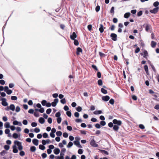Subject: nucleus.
<instances>
[{"label": "nucleus", "instance_id": "nucleus-59", "mask_svg": "<svg viewBox=\"0 0 159 159\" xmlns=\"http://www.w3.org/2000/svg\"><path fill=\"white\" fill-rule=\"evenodd\" d=\"M74 116L76 117H79V113L78 112H76L74 113Z\"/></svg>", "mask_w": 159, "mask_h": 159}, {"label": "nucleus", "instance_id": "nucleus-11", "mask_svg": "<svg viewBox=\"0 0 159 159\" xmlns=\"http://www.w3.org/2000/svg\"><path fill=\"white\" fill-rule=\"evenodd\" d=\"M76 34L75 32H73L72 34L70 36V38L72 40H75V39L76 38Z\"/></svg>", "mask_w": 159, "mask_h": 159}, {"label": "nucleus", "instance_id": "nucleus-13", "mask_svg": "<svg viewBox=\"0 0 159 159\" xmlns=\"http://www.w3.org/2000/svg\"><path fill=\"white\" fill-rule=\"evenodd\" d=\"M53 152L54 154L57 155L60 153V150L58 148H56L54 150Z\"/></svg>", "mask_w": 159, "mask_h": 159}, {"label": "nucleus", "instance_id": "nucleus-22", "mask_svg": "<svg viewBox=\"0 0 159 159\" xmlns=\"http://www.w3.org/2000/svg\"><path fill=\"white\" fill-rule=\"evenodd\" d=\"M144 69L146 72V74L148 75L149 73L148 71V67L147 65H145L144 66Z\"/></svg>", "mask_w": 159, "mask_h": 159}, {"label": "nucleus", "instance_id": "nucleus-55", "mask_svg": "<svg viewBox=\"0 0 159 159\" xmlns=\"http://www.w3.org/2000/svg\"><path fill=\"white\" fill-rule=\"evenodd\" d=\"M34 132L36 133H39L40 131V129L38 128H36L34 129Z\"/></svg>", "mask_w": 159, "mask_h": 159}, {"label": "nucleus", "instance_id": "nucleus-58", "mask_svg": "<svg viewBox=\"0 0 159 159\" xmlns=\"http://www.w3.org/2000/svg\"><path fill=\"white\" fill-rule=\"evenodd\" d=\"M44 111V110L43 107H41L39 110V111L41 113H43Z\"/></svg>", "mask_w": 159, "mask_h": 159}, {"label": "nucleus", "instance_id": "nucleus-37", "mask_svg": "<svg viewBox=\"0 0 159 159\" xmlns=\"http://www.w3.org/2000/svg\"><path fill=\"white\" fill-rule=\"evenodd\" d=\"M98 84L99 85H102V81L101 80H99L98 81Z\"/></svg>", "mask_w": 159, "mask_h": 159}, {"label": "nucleus", "instance_id": "nucleus-5", "mask_svg": "<svg viewBox=\"0 0 159 159\" xmlns=\"http://www.w3.org/2000/svg\"><path fill=\"white\" fill-rule=\"evenodd\" d=\"M2 101V104L4 106H7L8 105V104L6 102V99L5 98H2L1 99Z\"/></svg>", "mask_w": 159, "mask_h": 159}, {"label": "nucleus", "instance_id": "nucleus-28", "mask_svg": "<svg viewBox=\"0 0 159 159\" xmlns=\"http://www.w3.org/2000/svg\"><path fill=\"white\" fill-rule=\"evenodd\" d=\"M39 148L40 149L44 150L45 149V147L43 145L40 144L39 146Z\"/></svg>", "mask_w": 159, "mask_h": 159}, {"label": "nucleus", "instance_id": "nucleus-19", "mask_svg": "<svg viewBox=\"0 0 159 159\" xmlns=\"http://www.w3.org/2000/svg\"><path fill=\"white\" fill-rule=\"evenodd\" d=\"M36 150V147L34 146H32L30 147V150L32 152H34Z\"/></svg>", "mask_w": 159, "mask_h": 159}, {"label": "nucleus", "instance_id": "nucleus-17", "mask_svg": "<svg viewBox=\"0 0 159 159\" xmlns=\"http://www.w3.org/2000/svg\"><path fill=\"white\" fill-rule=\"evenodd\" d=\"M119 128V127L118 126L116 125H114L113 126V129L116 132H117L118 131Z\"/></svg>", "mask_w": 159, "mask_h": 159}, {"label": "nucleus", "instance_id": "nucleus-3", "mask_svg": "<svg viewBox=\"0 0 159 159\" xmlns=\"http://www.w3.org/2000/svg\"><path fill=\"white\" fill-rule=\"evenodd\" d=\"M90 145L94 147H97L98 146V144L96 143V142L93 139L90 142Z\"/></svg>", "mask_w": 159, "mask_h": 159}, {"label": "nucleus", "instance_id": "nucleus-21", "mask_svg": "<svg viewBox=\"0 0 159 159\" xmlns=\"http://www.w3.org/2000/svg\"><path fill=\"white\" fill-rule=\"evenodd\" d=\"M10 109L13 111L15 110V106L13 104H11L10 106Z\"/></svg>", "mask_w": 159, "mask_h": 159}, {"label": "nucleus", "instance_id": "nucleus-64", "mask_svg": "<svg viewBox=\"0 0 159 159\" xmlns=\"http://www.w3.org/2000/svg\"><path fill=\"white\" fill-rule=\"evenodd\" d=\"M5 81L3 80H0V84L2 85H4L5 84Z\"/></svg>", "mask_w": 159, "mask_h": 159}, {"label": "nucleus", "instance_id": "nucleus-50", "mask_svg": "<svg viewBox=\"0 0 159 159\" xmlns=\"http://www.w3.org/2000/svg\"><path fill=\"white\" fill-rule=\"evenodd\" d=\"M100 125L102 126H104L106 124V123L105 121H102L100 122Z\"/></svg>", "mask_w": 159, "mask_h": 159}, {"label": "nucleus", "instance_id": "nucleus-34", "mask_svg": "<svg viewBox=\"0 0 159 159\" xmlns=\"http://www.w3.org/2000/svg\"><path fill=\"white\" fill-rule=\"evenodd\" d=\"M74 40V44L76 46H78L79 45L78 41L76 40L75 39Z\"/></svg>", "mask_w": 159, "mask_h": 159}, {"label": "nucleus", "instance_id": "nucleus-29", "mask_svg": "<svg viewBox=\"0 0 159 159\" xmlns=\"http://www.w3.org/2000/svg\"><path fill=\"white\" fill-rule=\"evenodd\" d=\"M73 145V143L71 142H70L69 143L68 145L67 146V147L68 148H70Z\"/></svg>", "mask_w": 159, "mask_h": 159}, {"label": "nucleus", "instance_id": "nucleus-36", "mask_svg": "<svg viewBox=\"0 0 159 159\" xmlns=\"http://www.w3.org/2000/svg\"><path fill=\"white\" fill-rule=\"evenodd\" d=\"M75 121L77 123H81L82 122V120L81 119H76Z\"/></svg>", "mask_w": 159, "mask_h": 159}, {"label": "nucleus", "instance_id": "nucleus-49", "mask_svg": "<svg viewBox=\"0 0 159 159\" xmlns=\"http://www.w3.org/2000/svg\"><path fill=\"white\" fill-rule=\"evenodd\" d=\"M159 2L157 1H156L153 3V6L155 7H157L159 5Z\"/></svg>", "mask_w": 159, "mask_h": 159}, {"label": "nucleus", "instance_id": "nucleus-20", "mask_svg": "<svg viewBox=\"0 0 159 159\" xmlns=\"http://www.w3.org/2000/svg\"><path fill=\"white\" fill-rule=\"evenodd\" d=\"M157 43L154 41H152L151 42V46L152 48H154L156 45Z\"/></svg>", "mask_w": 159, "mask_h": 159}, {"label": "nucleus", "instance_id": "nucleus-39", "mask_svg": "<svg viewBox=\"0 0 159 159\" xmlns=\"http://www.w3.org/2000/svg\"><path fill=\"white\" fill-rule=\"evenodd\" d=\"M7 93L8 95H10L12 93V91L11 89H8V90H7V91L6 92Z\"/></svg>", "mask_w": 159, "mask_h": 159}, {"label": "nucleus", "instance_id": "nucleus-25", "mask_svg": "<svg viewBox=\"0 0 159 159\" xmlns=\"http://www.w3.org/2000/svg\"><path fill=\"white\" fill-rule=\"evenodd\" d=\"M4 126L6 128H9L10 127V123L8 122H7L4 124Z\"/></svg>", "mask_w": 159, "mask_h": 159}, {"label": "nucleus", "instance_id": "nucleus-40", "mask_svg": "<svg viewBox=\"0 0 159 159\" xmlns=\"http://www.w3.org/2000/svg\"><path fill=\"white\" fill-rule=\"evenodd\" d=\"M52 111V109L51 108H48L46 110V113L49 114Z\"/></svg>", "mask_w": 159, "mask_h": 159}, {"label": "nucleus", "instance_id": "nucleus-63", "mask_svg": "<svg viewBox=\"0 0 159 159\" xmlns=\"http://www.w3.org/2000/svg\"><path fill=\"white\" fill-rule=\"evenodd\" d=\"M92 67L93 69H94L95 70L97 71H98V70L97 67L95 65H92Z\"/></svg>", "mask_w": 159, "mask_h": 159}, {"label": "nucleus", "instance_id": "nucleus-62", "mask_svg": "<svg viewBox=\"0 0 159 159\" xmlns=\"http://www.w3.org/2000/svg\"><path fill=\"white\" fill-rule=\"evenodd\" d=\"M78 153L80 154H81L83 153V151L82 149H80L78 150Z\"/></svg>", "mask_w": 159, "mask_h": 159}, {"label": "nucleus", "instance_id": "nucleus-45", "mask_svg": "<svg viewBox=\"0 0 159 159\" xmlns=\"http://www.w3.org/2000/svg\"><path fill=\"white\" fill-rule=\"evenodd\" d=\"M82 108L80 106L76 108V110L78 112H80L82 111Z\"/></svg>", "mask_w": 159, "mask_h": 159}, {"label": "nucleus", "instance_id": "nucleus-44", "mask_svg": "<svg viewBox=\"0 0 159 159\" xmlns=\"http://www.w3.org/2000/svg\"><path fill=\"white\" fill-rule=\"evenodd\" d=\"M11 99L12 100H16L17 99V97L16 96H12L11 97Z\"/></svg>", "mask_w": 159, "mask_h": 159}, {"label": "nucleus", "instance_id": "nucleus-56", "mask_svg": "<svg viewBox=\"0 0 159 159\" xmlns=\"http://www.w3.org/2000/svg\"><path fill=\"white\" fill-rule=\"evenodd\" d=\"M13 124L14 125H17L19 124V122L17 120H14L13 121Z\"/></svg>", "mask_w": 159, "mask_h": 159}, {"label": "nucleus", "instance_id": "nucleus-6", "mask_svg": "<svg viewBox=\"0 0 159 159\" xmlns=\"http://www.w3.org/2000/svg\"><path fill=\"white\" fill-rule=\"evenodd\" d=\"M58 102V99L57 98H55L54 99V101L52 102L51 104L52 107H55L57 103Z\"/></svg>", "mask_w": 159, "mask_h": 159}, {"label": "nucleus", "instance_id": "nucleus-12", "mask_svg": "<svg viewBox=\"0 0 159 159\" xmlns=\"http://www.w3.org/2000/svg\"><path fill=\"white\" fill-rule=\"evenodd\" d=\"M13 152L14 153H16L18 152L16 146L15 144L13 146Z\"/></svg>", "mask_w": 159, "mask_h": 159}, {"label": "nucleus", "instance_id": "nucleus-7", "mask_svg": "<svg viewBox=\"0 0 159 159\" xmlns=\"http://www.w3.org/2000/svg\"><path fill=\"white\" fill-rule=\"evenodd\" d=\"M158 9V7H157L154 8L152 10H150V12L152 13L156 14L157 12Z\"/></svg>", "mask_w": 159, "mask_h": 159}, {"label": "nucleus", "instance_id": "nucleus-38", "mask_svg": "<svg viewBox=\"0 0 159 159\" xmlns=\"http://www.w3.org/2000/svg\"><path fill=\"white\" fill-rule=\"evenodd\" d=\"M63 104H65L66 103V100L65 98L61 99L60 101Z\"/></svg>", "mask_w": 159, "mask_h": 159}, {"label": "nucleus", "instance_id": "nucleus-26", "mask_svg": "<svg viewBox=\"0 0 159 159\" xmlns=\"http://www.w3.org/2000/svg\"><path fill=\"white\" fill-rule=\"evenodd\" d=\"M101 92L104 94H106L107 93V91L106 90H105V89H104V88H102L101 89Z\"/></svg>", "mask_w": 159, "mask_h": 159}, {"label": "nucleus", "instance_id": "nucleus-41", "mask_svg": "<svg viewBox=\"0 0 159 159\" xmlns=\"http://www.w3.org/2000/svg\"><path fill=\"white\" fill-rule=\"evenodd\" d=\"M20 155L21 156H23L25 155V152L23 151H21L20 152Z\"/></svg>", "mask_w": 159, "mask_h": 159}, {"label": "nucleus", "instance_id": "nucleus-9", "mask_svg": "<svg viewBox=\"0 0 159 159\" xmlns=\"http://www.w3.org/2000/svg\"><path fill=\"white\" fill-rule=\"evenodd\" d=\"M32 142L33 144L36 146H37L39 144V140L37 139H33Z\"/></svg>", "mask_w": 159, "mask_h": 159}, {"label": "nucleus", "instance_id": "nucleus-46", "mask_svg": "<svg viewBox=\"0 0 159 159\" xmlns=\"http://www.w3.org/2000/svg\"><path fill=\"white\" fill-rule=\"evenodd\" d=\"M109 102L111 104L113 105L114 103V100L113 99H111L109 101Z\"/></svg>", "mask_w": 159, "mask_h": 159}, {"label": "nucleus", "instance_id": "nucleus-18", "mask_svg": "<svg viewBox=\"0 0 159 159\" xmlns=\"http://www.w3.org/2000/svg\"><path fill=\"white\" fill-rule=\"evenodd\" d=\"M82 51V49L81 48L78 47L77 48L76 54L78 55H79L80 54L79 52H81Z\"/></svg>", "mask_w": 159, "mask_h": 159}, {"label": "nucleus", "instance_id": "nucleus-16", "mask_svg": "<svg viewBox=\"0 0 159 159\" xmlns=\"http://www.w3.org/2000/svg\"><path fill=\"white\" fill-rule=\"evenodd\" d=\"M141 55H143V57L147 58V57L148 56V53L147 51L144 50V52H143V54L142 53L141 54Z\"/></svg>", "mask_w": 159, "mask_h": 159}, {"label": "nucleus", "instance_id": "nucleus-14", "mask_svg": "<svg viewBox=\"0 0 159 159\" xmlns=\"http://www.w3.org/2000/svg\"><path fill=\"white\" fill-rule=\"evenodd\" d=\"M99 30L101 33H102L104 31L103 25L102 24L100 25Z\"/></svg>", "mask_w": 159, "mask_h": 159}, {"label": "nucleus", "instance_id": "nucleus-47", "mask_svg": "<svg viewBox=\"0 0 159 159\" xmlns=\"http://www.w3.org/2000/svg\"><path fill=\"white\" fill-rule=\"evenodd\" d=\"M100 9V7L98 5L96 6L95 8V10L96 11V12H98V11H99Z\"/></svg>", "mask_w": 159, "mask_h": 159}, {"label": "nucleus", "instance_id": "nucleus-27", "mask_svg": "<svg viewBox=\"0 0 159 159\" xmlns=\"http://www.w3.org/2000/svg\"><path fill=\"white\" fill-rule=\"evenodd\" d=\"M7 153V152L5 150H4L0 153V154L2 156H4Z\"/></svg>", "mask_w": 159, "mask_h": 159}, {"label": "nucleus", "instance_id": "nucleus-24", "mask_svg": "<svg viewBox=\"0 0 159 159\" xmlns=\"http://www.w3.org/2000/svg\"><path fill=\"white\" fill-rule=\"evenodd\" d=\"M102 113V111L100 110L96 111L93 112V113L95 115H98L101 114Z\"/></svg>", "mask_w": 159, "mask_h": 159}, {"label": "nucleus", "instance_id": "nucleus-32", "mask_svg": "<svg viewBox=\"0 0 159 159\" xmlns=\"http://www.w3.org/2000/svg\"><path fill=\"white\" fill-rule=\"evenodd\" d=\"M62 134V132L61 131H57L56 133V134L57 136H61Z\"/></svg>", "mask_w": 159, "mask_h": 159}, {"label": "nucleus", "instance_id": "nucleus-31", "mask_svg": "<svg viewBox=\"0 0 159 159\" xmlns=\"http://www.w3.org/2000/svg\"><path fill=\"white\" fill-rule=\"evenodd\" d=\"M100 151H101V152L102 153H104L106 155L108 154V152L105 150H100Z\"/></svg>", "mask_w": 159, "mask_h": 159}, {"label": "nucleus", "instance_id": "nucleus-35", "mask_svg": "<svg viewBox=\"0 0 159 159\" xmlns=\"http://www.w3.org/2000/svg\"><path fill=\"white\" fill-rule=\"evenodd\" d=\"M66 115L70 117L71 116V113L70 111H67L66 112Z\"/></svg>", "mask_w": 159, "mask_h": 159}, {"label": "nucleus", "instance_id": "nucleus-2", "mask_svg": "<svg viewBox=\"0 0 159 159\" xmlns=\"http://www.w3.org/2000/svg\"><path fill=\"white\" fill-rule=\"evenodd\" d=\"M113 123L115 125H117L120 126L122 124V122L121 120H117L116 119H114L112 121Z\"/></svg>", "mask_w": 159, "mask_h": 159}, {"label": "nucleus", "instance_id": "nucleus-60", "mask_svg": "<svg viewBox=\"0 0 159 159\" xmlns=\"http://www.w3.org/2000/svg\"><path fill=\"white\" fill-rule=\"evenodd\" d=\"M48 121L49 124H51L52 122V120L51 118L49 117L48 119Z\"/></svg>", "mask_w": 159, "mask_h": 159}, {"label": "nucleus", "instance_id": "nucleus-8", "mask_svg": "<svg viewBox=\"0 0 159 159\" xmlns=\"http://www.w3.org/2000/svg\"><path fill=\"white\" fill-rule=\"evenodd\" d=\"M102 99L105 101H107L110 99V97L108 96H106L102 97Z\"/></svg>", "mask_w": 159, "mask_h": 159}, {"label": "nucleus", "instance_id": "nucleus-10", "mask_svg": "<svg viewBox=\"0 0 159 159\" xmlns=\"http://www.w3.org/2000/svg\"><path fill=\"white\" fill-rule=\"evenodd\" d=\"M151 28V26L150 25L148 24H146L145 27V30L146 31L148 32V31Z\"/></svg>", "mask_w": 159, "mask_h": 159}, {"label": "nucleus", "instance_id": "nucleus-54", "mask_svg": "<svg viewBox=\"0 0 159 159\" xmlns=\"http://www.w3.org/2000/svg\"><path fill=\"white\" fill-rule=\"evenodd\" d=\"M87 28L89 31H91L92 28V25H88Z\"/></svg>", "mask_w": 159, "mask_h": 159}, {"label": "nucleus", "instance_id": "nucleus-15", "mask_svg": "<svg viewBox=\"0 0 159 159\" xmlns=\"http://www.w3.org/2000/svg\"><path fill=\"white\" fill-rule=\"evenodd\" d=\"M39 121L41 124H43L45 122V120L43 118L41 117L39 118Z\"/></svg>", "mask_w": 159, "mask_h": 159}, {"label": "nucleus", "instance_id": "nucleus-33", "mask_svg": "<svg viewBox=\"0 0 159 159\" xmlns=\"http://www.w3.org/2000/svg\"><path fill=\"white\" fill-rule=\"evenodd\" d=\"M13 137L15 139H16L18 137V135L16 133H14L13 134Z\"/></svg>", "mask_w": 159, "mask_h": 159}, {"label": "nucleus", "instance_id": "nucleus-48", "mask_svg": "<svg viewBox=\"0 0 159 159\" xmlns=\"http://www.w3.org/2000/svg\"><path fill=\"white\" fill-rule=\"evenodd\" d=\"M61 115V113L59 112H57L55 114V116L57 117H60V116Z\"/></svg>", "mask_w": 159, "mask_h": 159}, {"label": "nucleus", "instance_id": "nucleus-61", "mask_svg": "<svg viewBox=\"0 0 159 159\" xmlns=\"http://www.w3.org/2000/svg\"><path fill=\"white\" fill-rule=\"evenodd\" d=\"M63 136L64 138H67L68 136V135L67 133H64L63 134Z\"/></svg>", "mask_w": 159, "mask_h": 159}, {"label": "nucleus", "instance_id": "nucleus-30", "mask_svg": "<svg viewBox=\"0 0 159 159\" xmlns=\"http://www.w3.org/2000/svg\"><path fill=\"white\" fill-rule=\"evenodd\" d=\"M47 102L45 100H43L41 102V104L43 106H46Z\"/></svg>", "mask_w": 159, "mask_h": 159}, {"label": "nucleus", "instance_id": "nucleus-51", "mask_svg": "<svg viewBox=\"0 0 159 159\" xmlns=\"http://www.w3.org/2000/svg\"><path fill=\"white\" fill-rule=\"evenodd\" d=\"M74 144L77 146H78L80 144V143L78 141H74Z\"/></svg>", "mask_w": 159, "mask_h": 159}, {"label": "nucleus", "instance_id": "nucleus-1", "mask_svg": "<svg viewBox=\"0 0 159 159\" xmlns=\"http://www.w3.org/2000/svg\"><path fill=\"white\" fill-rule=\"evenodd\" d=\"M14 144L16 145H17L18 146V148L19 150H21L23 149V146L21 145V143L20 142L16 140L14 142Z\"/></svg>", "mask_w": 159, "mask_h": 159}, {"label": "nucleus", "instance_id": "nucleus-23", "mask_svg": "<svg viewBox=\"0 0 159 159\" xmlns=\"http://www.w3.org/2000/svg\"><path fill=\"white\" fill-rule=\"evenodd\" d=\"M130 15L129 12H127L125 13L124 15V17L125 18H128L129 17Z\"/></svg>", "mask_w": 159, "mask_h": 159}, {"label": "nucleus", "instance_id": "nucleus-53", "mask_svg": "<svg viewBox=\"0 0 159 159\" xmlns=\"http://www.w3.org/2000/svg\"><path fill=\"white\" fill-rule=\"evenodd\" d=\"M43 138H46L48 137V135L47 133H44L43 134Z\"/></svg>", "mask_w": 159, "mask_h": 159}, {"label": "nucleus", "instance_id": "nucleus-4", "mask_svg": "<svg viewBox=\"0 0 159 159\" xmlns=\"http://www.w3.org/2000/svg\"><path fill=\"white\" fill-rule=\"evenodd\" d=\"M110 37L111 38V39L114 41H116L117 40V35L115 33H111V34Z\"/></svg>", "mask_w": 159, "mask_h": 159}, {"label": "nucleus", "instance_id": "nucleus-57", "mask_svg": "<svg viewBox=\"0 0 159 159\" xmlns=\"http://www.w3.org/2000/svg\"><path fill=\"white\" fill-rule=\"evenodd\" d=\"M20 108L19 107L17 106L16 109V112H19L20 111Z\"/></svg>", "mask_w": 159, "mask_h": 159}, {"label": "nucleus", "instance_id": "nucleus-52", "mask_svg": "<svg viewBox=\"0 0 159 159\" xmlns=\"http://www.w3.org/2000/svg\"><path fill=\"white\" fill-rule=\"evenodd\" d=\"M42 157L43 158H45L47 157V154L45 153H43L42 154Z\"/></svg>", "mask_w": 159, "mask_h": 159}, {"label": "nucleus", "instance_id": "nucleus-42", "mask_svg": "<svg viewBox=\"0 0 159 159\" xmlns=\"http://www.w3.org/2000/svg\"><path fill=\"white\" fill-rule=\"evenodd\" d=\"M57 121L58 123L60 124L61 122V117H59L57 118Z\"/></svg>", "mask_w": 159, "mask_h": 159}, {"label": "nucleus", "instance_id": "nucleus-43", "mask_svg": "<svg viewBox=\"0 0 159 159\" xmlns=\"http://www.w3.org/2000/svg\"><path fill=\"white\" fill-rule=\"evenodd\" d=\"M4 148L6 150H8L9 149L10 147L9 145H5L4 146Z\"/></svg>", "mask_w": 159, "mask_h": 159}]
</instances>
